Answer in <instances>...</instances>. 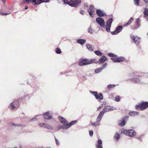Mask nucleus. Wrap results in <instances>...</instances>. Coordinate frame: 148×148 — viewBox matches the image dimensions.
<instances>
[{"label": "nucleus", "mask_w": 148, "mask_h": 148, "mask_svg": "<svg viewBox=\"0 0 148 148\" xmlns=\"http://www.w3.org/2000/svg\"><path fill=\"white\" fill-rule=\"evenodd\" d=\"M56 52L58 54H60L61 53V51L60 49L57 48L56 51Z\"/></svg>", "instance_id": "58836bf2"}, {"label": "nucleus", "mask_w": 148, "mask_h": 148, "mask_svg": "<svg viewBox=\"0 0 148 148\" xmlns=\"http://www.w3.org/2000/svg\"><path fill=\"white\" fill-rule=\"evenodd\" d=\"M134 2L135 5L138 6L139 3V0H134Z\"/></svg>", "instance_id": "e433bc0d"}, {"label": "nucleus", "mask_w": 148, "mask_h": 148, "mask_svg": "<svg viewBox=\"0 0 148 148\" xmlns=\"http://www.w3.org/2000/svg\"><path fill=\"white\" fill-rule=\"evenodd\" d=\"M130 23L128 21V22L126 23V24H125V25H124V26H128L129 25H130Z\"/></svg>", "instance_id": "8fccbe9b"}, {"label": "nucleus", "mask_w": 148, "mask_h": 148, "mask_svg": "<svg viewBox=\"0 0 148 148\" xmlns=\"http://www.w3.org/2000/svg\"><path fill=\"white\" fill-rule=\"evenodd\" d=\"M90 6V8L88 10L89 12L90 16L91 17H93V14L95 12V8L92 5H91Z\"/></svg>", "instance_id": "4468645a"}, {"label": "nucleus", "mask_w": 148, "mask_h": 148, "mask_svg": "<svg viewBox=\"0 0 148 148\" xmlns=\"http://www.w3.org/2000/svg\"><path fill=\"white\" fill-rule=\"evenodd\" d=\"M107 64L106 63H105L103 65V66L102 68H101L102 69H103L107 67Z\"/></svg>", "instance_id": "37998d69"}, {"label": "nucleus", "mask_w": 148, "mask_h": 148, "mask_svg": "<svg viewBox=\"0 0 148 148\" xmlns=\"http://www.w3.org/2000/svg\"><path fill=\"white\" fill-rule=\"evenodd\" d=\"M59 119L60 122L64 125H67L68 123V122L64 118L61 116H59L58 117Z\"/></svg>", "instance_id": "dca6fc26"}, {"label": "nucleus", "mask_w": 148, "mask_h": 148, "mask_svg": "<svg viewBox=\"0 0 148 148\" xmlns=\"http://www.w3.org/2000/svg\"><path fill=\"white\" fill-rule=\"evenodd\" d=\"M102 107L101 106H99V107L98 108L97 110H99V109H101V108Z\"/></svg>", "instance_id": "864d4df0"}, {"label": "nucleus", "mask_w": 148, "mask_h": 148, "mask_svg": "<svg viewBox=\"0 0 148 148\" xmlns=\"http://www.w3.org/2000/svg\"><path fill=\"white\" fill-rule=\"evenodd\" d=\"M69 128V126H66V125H59L58 126V129H67Z\"/></svg>", "instance_id": "b1692460"}, {"label": "nucleus", "mask_w": 148, "mask_h": 148, "mask_svg": "<svg viewBox=\"0 0 148 148\" xmlns=\"http://www.w3.org/2000/svg\"><path fill=\"white\" fill-rule=\"evenodd\" d=\"M116 110V108L114 107H112L111 108L110 106H107L104 107L103 110L102 111H103L104 114L105 112H107L111 111L112 110Z\"/></svg>", "instance_id": "f8f14e48"}, {"label": "nucleus", "mask_w": 148, "mask_h": 148, "mask_svg": "<svg viewBox=\"0 0 148 148\" xmlns=\"http://www.w3.org/2000/svg\"><path fill=\"white\" fill-rule=\"evenodd\" d=\"M107 58L105 56L101 57L99 60V62L100 63H103L105 62L107 60Z\"/></svg>", "instance_id": "412c9836"}, {"label": "nucleus", "mask_w": 148, "mask_h": 148, "mask_svg": "<svg viewBox=\"0 0 148 148\" xmlns=\"http://www.w3.org/2000/svg\"><path fill=\"white\" fill-rule=\"evenodd\" d=\"M93 134V132L92 130H90L89 131V135L90 136H92Z\"/></svg>", "instance_id": "09e8293b"}, {"label": "nucleus", "mask_w": 148, "mask_h": 148, "mask_svg": "<svg viewBox=\"0 0 148 148\" xmlns=\"http://www.w3.org/2000/svg\"><path fill=\"white\" fill-rule=\"evenodd\" d=\"M122 132L126 135L128 136L131 137L134 136L136 134L135 131L133 130H124L122 131Z\"/></svg>", "instance_id": "20e7f679"}, {"label": "nucleus", "mask_w": 148, "mask_h": 148, "mask_svg": "<svg viewBox=\"0 0 148 148\" xmlns=\"http://www.w3.org/2000/svg\"><path fill=\"white\" fill-rule=\"evenodd\" d=\"M96 13L98 16L101 17L106 15L103 11L100 10H97Z\"/></svg>", "instance_id": "a211bd4d"}, {"label": "nucleus", "mask_w": 148, "mask_h": 148, "mask_svg": "<svg viewBox=\"0 0 148 148\" xmlns=\"http://www.w3.org/2000/svg\"><path fill=\"white\" fill-rule=\"evenodd\" d=\"M104 114L103 111H101L100 113L96 119V121L97 122L99 123Z\"/></svg>", "instance_id": "f3484780"}, {"label": "nucleus", "mask_w": 148, "mask_h": 148, "mask_svg": "<svg viewBox=\"0 0 148 148\" xmlns=\"http://www.w3.org/2000/svg\"><path fill=\"white\" fill-rule=\"evenodd\" d=\"M114 62H123L124 60V58L123 57H118L117 56H115L114 57L111 58Z\"/></svg>", "instance_id": "6e6552de"}, {"label": "nucleus", "mask_w": 148, "mask_h": 148, "mask_svg": "<svg viewBox=\"0 0 148 148\" xmlns=\"http://www.w3.org/2000/svg\"><path fill=\"white\" fill-rule=\"evenodd\" d=\"M143 14L145 16H148V9L147 8H145V9Z\"/></svg>", "instance_id": "72a5a7b5"}, {"label": "nucleus", "mask_w": 148, "mask_h": 148, "mask_svg": "<svg viewBox=\"0 0 148 148\" xmlns=\"http://www.w3.org/2000/svg\"><path fill=\"white\" fill-rule=\"evenodd\" d=\"M115 99L116 101H119L120 100V97L119 96H117L115 97Z\"/></svg>", "instance_id": "a19ab883"}, {"label": "nucleus", "mask_w": 148, "mask_h": 148, "mask_svg": "<svg viewBox=\"0 0 148 148\" xmlns=\"http://www.w3.org/2000/svg\"><path fill=\"white\" fill-rule=\"evenodd\" d=\"M80 13L82 15L84 14V11L83 10H81L80 11Z\"/></svg>", "instance_id": "3c124183"}, {"label": "nucleus", "mask_w": 148, "mask_h": 148, "mask_svg": "<svg viewBox=\"0 0 148 148\" xmlns=\"http://www.w3.org/2000/svg\"><path fill=\"white\" fill-rule=\"evenodd\" d=\"M8 125H9L12 126L14 127H21L22 125L20 124H17L14 123L13 122H10L8 123Z\"/></svg>", "instance_id": "6ab92c4d"}, {"label": "nucleus", "mask_w": 148, "mask_h": 148, "mask_svg": "<svg viewBox=\"0 0 148 148\" xmlns=\"http://www.w3.org/2000/svg\"><path fill=\"white\" fill-rule=\"evenodd\" d=\"M116 86L115 85L113 84H110L108 86V89H110L111 88L114 87Z\"/></svg>", "instance_id": "4c0bfd02"}, {"label": "nucleus", "mask_w": 148, "mask_h": 148, "mask_svg": "<svg viewBox=\"0 0 148 148\" xmlns=\"http://www.w3.org/2000/svg\"><path fill=\"white\" fill-rule=\"evenodd\" d=\"M148 107V102H143L140 105L136 106V108L138 110H143Z\"/></svg>", "instance_id": "39448f33"}, {"label": "nucleus", "mask_w": 148, "mask_h": 148, "mask_svg": "<svg viewBox=\"0 0 148 148\" xmlns=\"http://www.w3.org/2000/svg\"><path fill=\"white\" fill-rule=\"evenodd\" d=\"M28 8V6H25V10H26V9H27Z\"/></svg>", "instance_id": "5fc2aeb1"}, {"label": "nucleus", "mask_w": 148, "mask_h": 148, "mask_svg": "<svg viewBox=\"0 0 148 148\" xmlns=\"http://www.w3.org/2000/svg\"><path fill=\"white\" fill-rule=\"evenodd\" d=\"M145 3L148 4V0H143Z\"/></svg>", "instance_id": "603ef678"}, {"label": "nucleus", "mask_w": 148, "mask_h": 148, "mask_svg": "<svg viewBox=\"0 0 148 148\" xmlns=\"http://www.w3.org/2000/svg\"><path fill=\"white\" fill-rule=\"evenodd\" d=\"M45 124L46 123H39L38 124V125L40 127H45Z\"/></svg>", "instance_id": "c9c22d12"}, {"label": "nucleus", "mask_w": 148, "mask_h": 148, "mask_svg": "<svg viewBox=\"0 0 148 148\" xmlns=\"http://www.w3.org/2000/svg\"><path fill=\"white\" fill-rule=\"evenodd\" d=\"M84 6H85L86 7H87V5H84Z\"/></svg>", "instance_id": "4d7b16f0"}, {"label": "nucleus", "mask_w": 148, "mask_h": 148, "mask_svg": "<svg viewBox=\"0 0 148 148\" xmlns=\"http://www.w3.org/2000/svg\"><path fill=\"white\" fill-rule=\"evenodd\" d=\"M4 3H5V0H1Z\"/></svg>", "instance_id": "6e6d98bb"}, {"label": "nucleus", "mask_w": 148, "mask_h": 148, "mask_svg": "<svg viewBox=\"0 0 148 148\" xmlns=\"http://www.w3.org/2000/svg\"><path fill=\"white\" fill-rule=\"evenodd\" d=\"M77 122L76 120L73 121H71L70 123H67L66 126H69V128L71 125H74Z\"/></svg>", "instance_id": "bb28decb"}, {"label": "nucleus", "mask_w": 148, "mask_h": 148, "mask_svg": "<svg viewBox=\"0 0 148 148\" xmlns=\"http://www.w3.org/2000/svg\"><path fill=\"white\" fill-rule=\"evenodd\" d=\"M100 124V123L97 122L96 123H92L91 125L94 126H97L99 125Z\"/></svg>", "instance_id": "ea45409f"}, {"label": "nucleus", "mask_w": 148, "mask_h": 148, "mask_svg": "<svg viewBox=\"0 0 148 148\" xmlns=\"http://www.w3.org/2000/svg\"><path fill=\"white\" fill-rule=\"evenodd\" d=\"M108 55L111 57H114L115 56V55L113 53H109L108 54Z\"/></svg>", "instance_id": "79ce46f5"}, {"label": "nucleus", "mask_w": 148, "mask_h": 148, "mask_svg": "<svg viewBox=\"0 0 148 148\" xmlns=\"http://www.w3.org/2000/svg\"><path fill=\"white\" fill-rule=\"evenodd\" d=\"M98 61L95 59H92L90 60L83 59L80 60L79 63V65L80 66L88 65L93 63H97Z\"/></svg>", "instance_id": "f257e3e1"}, {"label": "nucleus", "mask_w": 148, "mask_h": 148, "mask_svg": "<svg viewBox=\"0 0 148 148\" xmlns=\"http://www.w3.org/2000/svg\"><path fill=\"white\" fill-rule=\"evenodd\" d=\"M102 70V69L101 68H100L96 69L95 70V72L96 73H98L101 71Z\"/></svg>", "instance_id": "f704fd0d"}, {"label": "nucleus", "mask_w": 148, "mask_h": 148, "mask_svg": "<svg viewBox=\"0 0 148 148\" xmlns=\"http://www.w3.org/2000/svg\"><path fill=\"white\" fill-rule=\"evenodd\" d=\"M94 52L97 56H102L103 55V53L99 50L95 51Z\"/></svg>", "instance_id": "7c9ffc66"}, {"label": "nucleus", "mask_w": 148, "mask_h": 148, "mask_svg": "<svg viewBox=\"0 0 148 148\" xmlns=\"http://www.w3.org/2000/svg\"><path fill=\"white\" fill-rule=\"evenodd\" d=\"M130 37L136 45H138L140 40L138 37L136 36H134L133 35L131 34L130 36Z\"/></svg>", "instance_id": "9b49d317"}, {"label": "nucleus", "mask_w": 148, "mask_h": 148, "mask_svg": "<svg viewBox=\"0 0 148 148\" xmlns=\"http://www.w3.org/2000/svg\"><path fill=\"white\" fill-rule=\"evenodd\" d=\"M62 2L65 4H68L72 7H75L79 5L81 2L80 0H71L69 2L67 0H62Z\"/></svg>", "instance_id": "f03ea898"}, {"label": "nucleus", "mask_w": 148, "mask_h": 148, "mask_svg": "<svg viewBox=\"0 0 148 148\" xmlns=\"http://www.w3.org/2000/svg\"><path fill=\"white\" fill-rule=\"evenodd\" d=\"M133 20V18L132 17H131L128 21V22L130 23H131L132 22Z\"/></svg>", "instance_id": "49530a36"}, {"label": "nucleus", "mask_w": 148, "mask_h": 148, "mask_svg": "<svg viewBox=\"0 0 148 148\" xmlns=\"http://www.w3.org/2000/svg\"><path fill=\"white\" fill-rule=\"evenodd\" d=\"M141 22V20L139 18H138L136 20V24L137 27V28H138V27L140 26V23Z\"/></svg>", "instance_id": "4be33fe9"}, {"label": "nucleus", "mask_w": 148, "mask_h": 148, "mask_svg": "<svg viewBox=\"0 0 148 148\" xmlns=\"http://www.w3.org/2000/svg\"><path fill=\"white\" fill-rule=\"evenodd\" d=\"M90 92L91 94L94 95L96 99H99L101 100L103 99V95L102 94L99 93L98 94L97 92L91 90H90Z\"/></svg>", "instance_id": "423d86ee"}, {"label": "nucleus", "mask_w": 148, "mask_h": 148, "mask_svg": "<svg viewBox=\"0 0 148 148\" xmlns=\"http://www.w3.org/2000/svg\"><path fill=\"white\" fill-rule=\"evenodd\" d=\"M45 127L49 130H52L53 129L52 126L46 123L45 124Z\"/></svg>", "instance_id": "cd10ccee"}, {"label": "nucleus", "mask_w": 148, "mask_h": 148, "mask_svg": "<svg viewBox=\"0 0 148 148\" xmlns=\"http://www.w3.org/2000/svg\"><path fill=\"white\" fill-rule=\"evenodd\" d=\"M112 21V19L111 18L109 19L106 23V28L107 31L108 32H110V28Z\"/></svg>", "instance_id": "1a4fd4ad"}, {"label": "nucleus", "mask_w": 148, "mask_h": 148, "mask_svg": "<svg viewBox=\"0 0 148 148\" xmlns=\"http://www.w3.org/2000/svg\"><path fill=\"white\" fill-rule=\"evenodd\" d=\"M131 81L133 82L136 83H139L140 82V80L138 78H134L131 79Z\"/></svg>", "instance_id": "c756f323"}, {"label": "nucleus", "mask_w": 148, "mask_h": 148, "mask_svg": "<svg viewBox=\"0 0 148 148\" xmlns=\"http://www.w3.org/2000/svg\"><path fill=\"white\" fill-rule=\"evenodd\" d=\"M138 112L135 111H133L130 112L129 113V115L130 116H135L138 115Z\"/></svg>", "instance_id": "5701e85b"}, {"label": "nucleus", "mask_w": 148, "mask_h": 148, "mask_svg": "<svg viewBox=\"0 0 148 148\" xmlns=\"http://www.w3.org/2000/svg\"><path fill=\"white\" fill-rule=\"evenodd\" d=\"M128 118V116H126L122 119V120L120 121L119 123V125L120 126H124L125 124V122L127 121Z\"/></svg>", "instance_id": "2eb2a0df"}, {"label": "nucleus", "mask_w": 148, "mask_h": 148, "mask_svg": "<svg viewBox=\"0 0 148 148\" xmlns=\"http://www.w3.org/2000/svg\"><path fill=\"white\" fill-rule=\"evenodd\" d=\"M88 32L91 34H92L93 32V30L91 27H89L88 30Z\"/></svg>", "instance_id": "c03bdc74"}, {"label": "nucleus", "mask_w": 148, "mask_h": 148, "mask_svg": "<svg viewBox=\"0 0 148 148\" xmlns=\"http://www.w3.org/2000/svg\"><path fill=\"white\" fill-rule=\"evenodd\" d=\"M85 40L79 39L77 40V42L81 45H83L86 42Z\"/></svg>", "instance_id": "a878e982"}, {"label": "nucleus", "mask_w": 148, "mask_h": 148, "mask_svg": "<svg viewBox=\"0 0 148 148\" xmlns=\"http://www.w3.org/2000/svg\"><path fill=\"white\" fill-rule=\"evenodd\" d=\"M55 141L56 142V144L58 145H60L59 142L58 140L56 138H55Z\"/></svg>", "instance_id": "a18cd8bd"}, {"label": "nucleus", "mask_w": 148, "mask_h": 148, "mask_svg": "<svg viewBox=\"0 0 148 148\" xmlns=\"http://www.w3.org/2000/svg\"><path fill=\"white\" fill-rule=\"evenodd\" d=\"M43 116L44 118L45 119H52V113L50 111L44 113Z\"/></svg>", "instance_id": "9d476101"}, {"label": "nucleus", "mask_w": 148, "mask_h": 148, "mask_svg": "<svg viewBox=\"0 0 148 148\" xmlns=\"http://www.w3.org/2000/svg\"><path fill=\"white\" fill-rule=\"evenodd\" d=\"M123 27L122 26H119L116 28L114 31L112 32L111 34L113 35L117 34L121 31Z\"/></svg>", "instance_id": "ddd939ff"}, {"label": "nucleus", "mask_w": 148, "mask_h": 148, "mask_svg": "<svg viewBox=\"0 0 148 148\" xmlns=\"http://www.w3.org/2000/svg\"><path fill=\"white\" fill-rule=\"evenodd\" d=\"M147 20H148V18H147Z\"/></svg>", "instance_id": "bf43d9fd"}, {"label": "nucleus", "mask_w": 148, "mask_h": 148, "mask_svg": "<svg viewBox=\"0 0 148 148\" xmlns=\"http://www.w3.org/2000/svg\"><path fill=\"white\" fill-rule=\"evenodd\" d=\"M87 48L89 50L92 51L93 50V48L91 46V45L89 44H87L86 45Z\"/></svg>", "instance_id": "c85d7f7f"}, {"label": "nucleus", "mask_w": 148, "mask_h": 148, "mask_svg": "<svg viewBox=\"0 0 148 148\" xmlns=\"http://www.w3.org/2000/svg\"><path fill=\"white\" fill-rule=\"evenodd\" d=\"M120 136V135L117 132H116L114 135V137L115 138H116L117 140H118L119 139Z\"/></svg>", "instance_id": "2f4dec72"}, {"label": "nucleus", "mask_w": 148, "mask_h": 148, "mask_svg": "<svg viewBox=\"0 0 148 148\" xmlns=\"http://www.w3.org/2000/svg\"><path fill=\"white\" fill-rule=\"evenodd\" d=\"M40 116V115H36V116H34V117L30 119V121H36L38 118H39V116Z\"/></svg>", "instance_id": "393cba45"}, {"label": "nucleus", "mask_w": 148, "mask_h": 148, "mask_svg": "<svg viewBox=\"0 0 148 148\" xmlns=\"http://www.w3.org/2000/svg\"><path fill=\"white\" fill-rule=\"evenodd\" d=\"M147 35H148V33H147Z\"/></svg>", "instance_id": "13d9d810"}, {"label": "nucleus", "mask_w": 148, "mask_h": 148, "mask_svg": "<svg viewBox=\"0 0 148 148\" xmlns=\"http://www.w3.org/2000/svg\"><path fill=\"white\" fill-rule=\"evenodd\" d=\"M9 13H2L1 12L0 13V14L1 15H7Z\"/></svg>", "instance_id": "de8ad7c7"}, {"label": "nucleus", "mask_w": 148, "mask_h": 148, "mask_svg": "<svg viewBox=\"0 0 148 148\" xmlns=\"http://www.w3.org/2000/svg\"><path fill=\"white\" fill-rule=\"evenodd\" d=\"M10 108L12 110H13L15 108V107L14 106L13 103H11L9 106Z\"/></svg>", "instance_id": "473e14b6"}, {"label": "nucleus", "mask_w": 148, "mask_h": 148, "mask_svg": "<svg viewBox=\"0 0 148 148\" xmlns=\"http://www.w3.org/2000/svg\"><path fill=\"white\" fill-rule=\"evenodd\" d=\"M97 22L98 23L101 27H105V23L104 20L101 18L98 17L96 19Z\"/></svg>", "instance_id": "0eeeda50"}, {"label": "nucleus", "mask_w": 148, "mask_h": 148, "mask_svg": "<svg viewBox=\"0 0 148 148\" xmlns=\"http://www.w3.org/2000/svg\"><path fill=\"white\" fill-rule=\"evenodd\" d=\"M49 0H23L24 3H32L34 5L40 4L43 2H48Z\"/></svg>", "instance_id": "7ed1b4c3"}, {"label": "nucleus", "mask_w": 148, "mask_h": 148, "mask_svg": "<svg viewBox=\"0 0 148 148\" xmlns=\"http://www.w3.org/2000/svg\"><path fill=\"white\" fill-rule=\"evenodd\" d=\"M102 141L101 140H98L96 146L97 148H103L102 146Z\"/></svg>", "instance_id": "aec40b11"}]
</instances>
